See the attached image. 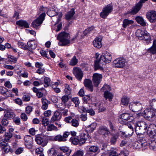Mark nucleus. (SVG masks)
Segmentation results:
<instances>
[{"mask_svg":"<svg viewBox=\"0 0 156 156\" xmlns=\"http://www.w3.org/2000/svg\"><path fill=\"white\" fill-rule=\"evenodd\" d=\"M112 58L111 54L109 52H106L105 53H103L101 56L99 60L96 61L94 62L95 70L100 69L103 70V69L101 65L103 64L104 63H110L111 61Z\"/></svg>","mask_w":156,"mask_h":156,"instance_id":"obj_1","label":"nucleus"},{"mask_svg":"<svg viewBox=\"0 0 156 156\" xmlns=\"http://www.w3.org/2000/svg\"><path fill=\"white\" fill-rule=\"evenodd\" d=\"M57 39L59 41L58 43L59 46H65L70 43L69 35L67 33H61L57 37Z\"/></svg>","mask_w":156,"mask_h":156,"instance_id":"obj_2","label":"nucleus"},{"mask_svg":"<svg viewBox=\"0 0 156 156\" xmlns=\"http://www.w3.org/2000/svg\"><path fill=\"white\" fill-rule=\"evenodd\" d=\"M45 15V13L44 12L41 13L38 17L32 22L31 24L32 27L36 29H39L44 19Z\"/></svg>","mask_w":156,"mask_h":156,"instance_id":"obj_3","label":"nucleus"},{"mask_svg":"<svg viewBox=\"0 0 156 156\" xmlns=\"http://www.w3.org/2000/svg\"><path fill=\"white\" fill-rule=\"evenodd\" d=\"M35 140L38 145L44 147L47 144L48 141L46 136L42 134H38L35 136Z\"/></svg>","mask_w":156,"mask_h":156,"instance_id":"obj_4","label":"nucleus"},{"mask_svg":"<svg viewBox=\"0 0 156 156\" xmlns=\"http://www.w3.org/2000/svg\"><path fill=\"white\" fill-rule=\"evenodd\" d=\"M129 109L133 112H139L138 114H136L137 117L139 118V114L141 112V110L142 108L141 104L139 102H134L130 103L129 105Z\"/></svg>","mask_w":156,"mask_h":156,"instance_id":"obj_5","label":"nucleus"},{"mask_svg":"<svg viewBox=\"0 0 156 156\" xmlns=\"http://www.w3.org/2000/svg\"><path fill=\"white\" fill-rule=\"evenodd\" d=\"M143 114L144 118L147 119L156 118V112L151 108L145 109Z\"/></svg>","mask_w":156,"mask_h":156,"instance_id":"obj_6","label":"nucleus"},{"mask_svg":"<svg viewBox=\"0 0 156 156\" xmlns=\"http://www.w3.org/2000/svg\"><path fill=\"white\" fill-rule=\"evenodd\" d=\"M126 61L125 59L122 58H119L116 59L113 61L114 66L117 68H122L126 65Z\"/></svg>","mask_w":156,"mask_h":156,"instance_id":"obj_7","label":"nucleus"},{"mask_svg":"<svg viewBox=\"0 0 156 156\" xmlns=\"http://www.w3.org/2000/svg\"><path fill=\"white\" fill-rule=\"evenodd\" d=\"M113 9L112 6L108 4L104 7L100 14V16L103 18H105L111 13Z\"/></svg>","mask_w":156,"mask_h":156,"instance_id":"obj_8","label":"nucleus"},{"mask_svg":"<svg viewBox=\"0 0 156 156\" xmlns=\"http://www.w3.org/2000/svg\"><path fill=\"white\" fill-rule=\"evenodd\" d=\"M70 135V132L65 131L63 133L62 135L58 134L55 136V141H58L59 142H65L67 141V138Z\"/></svg>","mask_w":156,"mask_h":156,"instance_id":"obj_9","label":"nucleus"},{"mask_svg":"<svg viewBox=\"0 0 156 156\" xmlns=\"http://www.w3.org/2000/svg\"><path fill=\"white\" fill-rule=\"evenodd\" d=\"M147 133L151 137H156V125L154 124H150L148 127Z\"/></svg>","mask_w":156,"mask_h":156,"instance_id":"obj_10","label":"nucleus"},{"mask_svg":"<svg viewBox=\"0 0 156 156\" xmlns=\"http://www.w3.org/2000/svg\"><path fill=\"white\" fill-rule=\"evenodd\" d=\"M102 78V76L101 74L98 73H95L93 74L92 81L95 86L97 87L98 85Z\"/></svg>","mask_w":156,"mask_h":156,"instance_id":"obj_11","label":"nucleus"},{"mask_svg":"<svg viewBox=\"0 0 156 156\" xmlns=\"http://www.w3.org/2000/svg\"><path fill=\"white\" fill-rule=\"evenodd\" d=\"M98 133L101 135L106 137L111 133L108 128L105 126H101L98 130Z\"/></svg>","mask_w":156,"mask_h":156,"instance_id":"obj_12","label":"nucleus"},{"mask_svg":"<svg viewBox=\"0 0 156 156\" xmlns=\"http://www.w3.org/2000/svg\"><path fill=\"white\" fill-rule=\"evenodd\" d=\"M147 18L151 23H154L156 21V12L152 10L147 12L146 14Z\"/></svg>","mask_w":156,"mask_h":156,"instance_id":"obj_13","label":"nucleus"},{"mask_svg":"<svg viewBox=\"0 0 156 156\" xmlns=\"http://www.w3.org/2000/svg\"><path fill=\"white\" fill-rule=\"evenodd\" d=\"M73 73L76 78L80 81L83 76V74L81 70L79 68H75L73 69Z\"/></svg>","mask_w":156,"mask_h":156,"instance_id":"obj_14","label":"nucleus"},{"mask_svg":"<svg viewBox=\"0 0 156 156\" xmlns=\"http://www.w3.org/2000/svg\"><path fill=\"white\" fill-rule=\"evenodd\" d=\"M25 144L26 147L28 148H32L33 139V138L29 136H26L24 137Z\"/></svg>","mask_w":156,"mask_h":156,"instance_id":"obj_15","label":"nucleus"},{"mask_svg":"<svg viewBox=\"0 0 156 156\" xmlns=\"http://www.w3.org/2000/svg\"><path fill=\"white\" fill-rule=\"evenodd\" d=\"M12 134L10 132H8L5 133L4 140L2 139L0 141V144L1 146H6L8 144L5 142H8L9 139L12 137Z\"/></svg>","mask_w":156,"mask_h":156,"instance_id":"obj_16","label":"nucleus"},{"mask_svg":"<svg viewBox=\"0 0 156 156\" xmlns=\"http://www.w3.org/2000/svg\"><path fill=\"white\" fill-rule=\"evenodd\" d=\"M47 14L50 17H54V18L52 19H54V18H56V22L57 23H58L60 21L62 16V14L61 13L59 14V15H57L55 11L53 10L48 11Z\"/></svg>","mask_w":156,"mask_h":156,"instance_id":"obj_17","label":"nucleus"},{"mask_svg":"<svg viewBox=\"0 0 156 156\" xmlns=\"http://www.w3.org/2000/svg\"><path fill=\"white\" fill-rule=\"evenodd\" d=\"M62 118V115L60 112L56 111L51 118L50 122H53L56 121H59Z\"/></svg>","mask_w":156,"mask_h":156,"instance_id":"obj_18","label":"nucleus"},{"mask_svg":"<svg viewBox=\"0 0 156 156\" xmlns=\"http://www.w3.org/2000/svg\"><path fill=\"white\" fill-rule=\"evenodd\" d=\"M142 3L141 2H139L133 8L129 13H130L132 14H135L137 13L141 9L142 6Z\"/></svg>","mask_w":156,"mask_h":156,"instance_id":"obj_19","label":"nucleus"},{"mask_svg":"<svg viewBox=\"0 0 156 156\" xmlns=\"http://www.w3.org/2000/svg\"><path fill=\"white\" fill-rule=\"evenodd\" d=\"M102 38L101 37H97L93 41V43L94 47L97 48H99L102 46L101 41Z\"/></svg>","mask_w":156,"mask_h":156,"instance_id":"obj_20","label":"nucleus"},{"mask_svg":"<svg viewBox=\"0 0 156 156\" xmlns=\"http://www.w3.org/2000/svg\"><path fill=\"white\" fill-rule=\"evenodd\" d=\"M75 13L74 9H71L70 10L68 11L65 15V18L68 21L73 20V16Z\"/></svg>","mask_w":156,"mask_h":156,"instance_id":"obj_21","label":"nucleus"},{"mask_svg":"<svg viewBox=\"0 0 156 156\" xmlns=\"http://www.w3.org/2000/svg\"><path fill=\"white\" fill-rule=\"evenodd\" d=\"M4 117L8 119H12L15 116L14 112L11 111L6 110L4 111Z\"/></svg>","mask_w":156,"mask_h":156,"instance_id":"obj_22","label":"nucleus"},{"mask_svg":"<svg viewBox=\"0 0 156 156\" xmlns=\"http://www.w3.org/2000/svg\"><path fill=\"white\" fill-rule=\"evenodd\" d=\"M85 86L91 92L93 90V86L91 80L88 79H85L84 81Z\"/></svg>","mask_w":156,"mask_h":156,"instance_id":"obj_23","label":"nucleus"},{"mask_svg":"<svg viewBox=\"0 0 156 156\" xmlns=\"http://www.w3.org/2000/svg\"><path fill=\"white\" fill-rule=\"evenodd\" d=\"M88 153L90 154L92 153H95L99 152V149L98 147L95 146H88Z\"/></svg>","mask_w":156,"mask_h":156,"instance_id":"obj_24","label":"nucleus"},{"mask_svg":"<svg viewBox=\"0 0 156 156\" xmlns=\"http://www.w3.org/2000/svg\"><path fill=\"white\" fill-rule=\"evenodd\" d=\"M0 93L2 95L6 97H9L10 95V90H7L5 87H0Z\"/></svg>","mask_w":156,"mask_h":156,"instance_id":"obj_25","label":"nucleus"},{"mask_svg":"<svg viewBox=\"0 0 156 156\" xmlns=\"http://www.w3.org/2000/svg\"><path fill=\"white\" fill-rule=\"evenodd\" d=\"M41 101L42 104L41 108L44 110H46L48 108V104H50V101L45 98L41 99Z\"/></svg>","mask_w":156,"mask_h":156,"instance_id":"obj_26","label":"nucleus"},{"mask_svg":"<svg viewBox=\"0 0 156 156\" xmlns=\"http://www.w3.org/2000/svg\"><path fill=\"white\" fill-rule=\"evenodd\" d=\"M146 32V31L144 30H137L136 32V36L139 37L140 39L142 40L143 39V37Z\"/></svg>","mask_w":156,"mask_h":156,"instance_id":"obj_27","label":"nucleus"},{"mask_svg":"<svg viewBox=\"0 0 156 156\" xmlns=\"http://www.w3.org/2000/svg\"><path fill=\"white\" fill-rule=\"evenodd\" d=\"M104 97L106 100L108 99L110 101H112L113 95L112 93L108 91H105L104 94Z\"/></svg>","mask_w":156,"mask_h":156,"instance_id":"obj_28","label":"nucleus"},{"mask_svg":"<svg viewBox=\"0 0 156 156\" xmlns=\"http://www.w3.org/2000/svg\"><path fill=\"white\" fill-rule=\"evenodd\" d=\"M97 126V123L95 122H93L87 126V131L89 133H91L95 129Z\"/></svg>","mask_w":156,"mask_h":156,"instance_id":"obj_29","label":"nucleus"},{"mask_svg":"<svg viewBox=\"0 0 156 156\" xmlns=\"http://www.w3.org/2000/svg\"><path fill=\"white\" fill-rule=\"evenodd\" d=\"M121 118L123 120L128 121L131 119L132 120V117L130 116V114L128 113H124L121 115Z\"/></svg>","mask_w":156,"mask_h":156,"instance_id":"obj_30","label":"nucleus"},{"mask_svg":"<svg viewBox=\"0 0 156 156\" xmlns=\"http://www.w3.org/2000/svg\"><path fill=\"white\" fill-rule=\"evenodd\" d=\"M133 21L132 20L125 19L123 21L122 26L124 28H125L127 26L133 24Z\"/></svg>","mask_w":156,"mask_h":156,"instance_id":"obj_31","label":"nucleus"},{"mask_svg":"<svg viewBox=\"0 0 156 156\" xmlns=\"http://www.w3.org/2000/svg\"><path fill=\"white\" fill-rule=\"evenodd\" d=\"M136 20L138 23L142 26L144 27L146 25V23L142 17L137 16L136 18Z\"/></svg>","mask_w":156,"mask_h":156,"instance_id":"obj_32","label":"nucleus"},{"mask_svg":"<svg viewBox=\"0 0 156 156\" xmlns=\"http://www.w3.org/2000/svg\"><path fill=\"white\" fill-rule=\"evenodd\" d=\"M139 140L140 145H141L143 149L146 148L147 146V143L144 138H140Z\"/></svg>","mask_w":156,"mask_h":156,"instance_id":"obj_33","label":"nucleus"},{"mask_svg":"<svg viewBox=\"0 0 156 156\" xmlns=\"http://www.w3.org/2000/svg\"><path fill=\"white\" fill-rule=\"evenodd\" d=\"M59 149L63 152H66V154L67 156H69L71 152V150H69V147H59Z\"/></svg>","mask_w":156,"mask_h":156,"instance_id":"obj_34","label":"nucleus"},{"mask_svg":"<svg viewBox=\"0 0 156 156\" xmlns=\"http://www.w3.org/2000/svg\"><path fill=\"white\" fill-rule=\"evenodd\" d=\"M28 49H33L37 47L36 43L33 41H29L27 42Z\"/></svg>","mask_w":156,"mask_h":156,"instance_id":"obj_35","label":"nucleus"},{"mask_svg":"<svg viewBox=\"0 0 156 156\" xmlns=\"http://www.w3.org/2000/svg\"><path fill=\"white\" fill-rule=\"evenodd\" d=\"M143 39H144V41H146V43L147 44L149 43H151V37L147 32L146 31L145 33V34L143 36Z\"/></svg>","mask_w":156,"mask_h":156,"instance_id":"obj_36","label":"nucleus"},{"mask_svg":"<svg viewBox=\"0 0 156 156\" xmlns=\"http://www.w3.org/2000/svg\"><path fill=\"white\" fill-rule=\"evenodd\" d=\"M47 130L48 131H57L58 129L57 127L55 126L54 125L50 124L48 125L47 126Z\"/></svg>","mask_w":156,"mask_h":156,"instance_id":"obj_37","label":"nucleus"},{"mask_svg":"<svg viewBox=\"0 0 156 156\" xmlns=\"http://www.w3.org/2000/svg\"><path fill=\"white\" fill-rule=\"evenodd\" d=\"M71 125L75 127H77L80 124V119H72L71 122Z\"/></svg>","mask_w":156,"mask_h":156,"instance_id":"obj_38","label":"nucleus"},{"mask_svg":"<svg viewBox=\"0 0 156 156\" xmlns=\"http://www.w3.org/2000/svg\"><path fill=\"white\" fill-rule=\"evenodd\" d=\"M149 147L151 149L156 150V140H151L149 143Z\"/></svg>","mask_w":156,"mask_h":156,"instance_id":"obj_39","label":"nucleus"},{"mask_svg":"<svg viewBox=\"0 0 156 156\" xmlns=\"http://www.w3.org/2000/svg\"><path fill=\"white\" fill-rule=\"evenodd\" d=\"M146 129H144V128L135 126V131L138 135L142 134L144 130H146Z\"/></svg>","mask_w":156,"mask_h":156,"instance_id":"obj_40","label":"nucleus"},{"mask_svg":"<svg viewBox=\"0 0 156 156\" xmlns=\"http://www.w3.org/2000/svg\"><path fill=\"white\" fill-rule=\"evenodd\" d=\"M78 62V60L75 56H74L69 62V65L74 66L76 65Z\"/></svg>","mask_w":156,"mask_h":156,"instance_id":"obj_41","label":"nucleus"},{"mask_svg":"<svg viewBox=\"0 0 156 156\" xmlns=\"http://www.w3.org/2000/svg\"><path fill=\"white\" fill-rule=\"evenodd\" d=\"M129 99L126 96H123L121 99L122 104L124 105H127L129 102Z\"/></svg>","mask_w":156,"mask_h":156,"instance_id":"obj_42","label":"nucleus"},{"mask_svg":"<svg viewBox=\"0 0 156 156\" xmlns=\"http://www.w3.org/2000/svg\"><path fill=\"white\" fill-rule=\"evenodd\" d=\"M136 126L144 128V129H147V127L146 126L145 122L144 121L138 122L136 124Z\"/></svg>","mask_w":156,"mask_h":156,"instance_id":"obj_43","label":"nucleus"},{"mask_svg":"<svg viewBox=\"0 0 156 156\" xmlns=\"http://www.w3.org/2000/svg\"><path fill=\"white\" fill-rule=\"evenodd\" d=\"M148 51L153 54L156 53V44L154 42H153L152 46L149 49Z\"/></svg>","mask_w":156,"mask_h":156,"instance_id":"obj_44","label":"nucleus"},{"mask_svg":"<svg viewBox=\"0 0 156 156\" xmlns=\"http://www.w3.org/2000/svg\"><path fill=\"white\" fill-rule=\"evenodd\" d=\"M51 80L47 77H45L44 79V87H47L50 85Z\"/></svg>","mask_w":156,"mask_h":156,"instance_id":"obj_45","label":"nucleus"},{"mask_svg":"<svg viewBox=\"0 0 156 156\" xmlns=\"http://www.w3.org/2000/svg\"><path fill=\"white\" fill-rule=\"evenodd\" d=\"M20 76H21L24 78H27L28 77V73L25 69H23L20 70Z\"/></svg>","mask_w":156,"mask_h":156,"instance_id":"obj_46","label":"nucleus"},{"mask_svg":"<svg viewBox=\"0 0 156 156\" xmlns=\"http://www.w3.org/2000/svg\"><path fill=\"white\" fill-rule=\"evenodd\" d=\"M20 27H24L25 28H29V25L26 21L20 20Z\"/></svg>","mask_w":156,"mask_h":156,"instance_id":"obj_47","label":"nucleus"},{"mask_svg":"<svg viewBox=\"0 0 156 156\" xmlns=\"http://www.w3.org/2000/svg\"><path fill=\"white\" fill-rule=\"evenodd\" d=\"M65 89L64 91L67 94L69 95L71 93V89L69 87V86L68 84H66L65 85Z\"/></svg>","mask_w":156,"mask_h":156,"instance_id":"obj_48","label":"nucleus"},{"mask_svg":"<svg viewBox=\"0 0 156 156\" xmlns=\"http://www.w3.org/2000/svg\"><path fill=\"white\" fill-rule=\"evenodd\" d=\"M118 137V136L117 135H114L110 139V142L111 144H114L115 143Z\"/></svg>","mask_w":156,"mask_h":156,"instance_id":"obj_49","label":"nucleus"},{"mask_svg":"<svg viewBox=\"0 0 156 156\" xmlns=\"http://www.w3.org/2000/svg\"><path fill=\"white\" fill-rule=\"evenodd\" d=\"M71 101L75 104L76 107H77L79 106L80 101L78 98L76 97L73 98L72 99Z\"/></svg>","mask_w":156,"mask_h":156,"instance_id":"obj_50","label":"nucleus"},{"mask_svg":"<svg viewBox=\"0 0 156 156\" xmlns=\"http://www.w3.org/2000/svg\"><path fill=\"white\" fill-rule=\"evenodd\" d=\"M150 106L156 110V100L153 99L149 101Z\"/></svg>","mask_w":156,"mask_h":156,"instance_id":"obj_51","label":"nucleus"},{"mask_svg":"<svg viewBox=\"0 0 156 156\" xmlns=\"http://www.w3.org/2000/svg\"><path fill=\"white\" fill-rule=\"evenodd\" d=\"M8 60L9 61L15 63L17 61V58L12 55H9L8 57Z\"/></svg>","mask_w":156,"mask_h":156,"instance_id":"obj_52","label":"nucleus"},{"mask_svg":"<svg viewBox=\"0 0 156 156\" xmlns=\"http://www.w3.org/2000/svg\"><path fill=\"white\" fill-rule=\"evenodd\" d=\"M83 135H84V136L85 135L84 134H83ZM86 140L87 139L85 137V136H83L82 137H81L80 139H78L79 143L80 145L83 144L85 143Z\"/></svg>","mask_w":156,"mask_h":156,"instance_id":"obj_53","label":"nucleus"},{"mask_svg":"<svg viewBox=\"0 0 156 156\" xmlns=\"http://www.w3.org/2000/svg\"><path fill=\"white\" fill-rule=\"evenodd\" d=\"M110 156H118L119 155L117 153L115 149H112L109 153Z\"/></svg>","mask_w":156,"mask_h":156,"instance_id":"obj_54","label":"nucleus"},{"mask_svg":"<svg viewBox=\"0 0 156 156\" xmlns=\"http://www.w3.org/2000/svg\"><path fill=\"white\" fill-rule=\"evenodd\" d=\"M42 125L44 126H48L49 125V121L47 119L43 117L42 118Z\"/></svg>","mask_w":156,"mask_h":156,"instance_id":"obj_55","label":"nucleus"},{"mask_svg":"<svg viewBox=\"0 0 156 156\" xmlns=\"http://www.w3.org/2000/svg\"><path fill=\"white\" fill-rule=\"evenodd\" d=\"M70 141L74 145H76L79 143L78 139L75 137H71L70 139Z\"/></svg>","mask_w":156,"mask_h":156,"instance_id":"obj_56","label":"nucleus"},{"mask_svg":"<svg viewBox=\"0 0 156 156\" xmlns=\"http://www.w3.org/2000/svg\"><path fill=\"white\" fill-rule=\"evenodd\" d=\"M121 134H122V137H123L124 138H126L130 137L132 135L131 134L128 133L127 132H126V133L123 132H121Z\"/></svg>","mask_w":156,"mask_h":156,"instance_id":"obj_57","label":"nucleus"},{"mask_svg":"<svg viewBox=\"0 0 156 156\" xmlns=\"http://www.w3.org/2000/svg\"><path fill=\"white\" fill-rule=\"evenodd\" d=\"M60 110L62 111L60 112L62 115H62L64 116H67L68 115V109H63L60 108Z\"/></svg>","mask_w":156,"mask_h":156,"instance_id":"obj_58","label":"nucleus"},{"mask_svg":"<svg viewBox=\"0 0 156 156\" xmlns=\"http://www.w3.org/2000/svg\"><path fill=\"white\" fill-rule=\"evenodd\" d=\"M101 90L104 91H110L111 90V88L109 86L105 84L101 88Z\"/></svg>","mask_w":156,"mask_h":156,"instance_id":"obj_59","label":"nucleus"},{"mask_svg":"<svg viewBox=\"0 0 156 156\" xmlns=\"http://www.w3.org/2000/svg\"><path fill=\"white\" fill-rule=\"evenodd\" d=\"M45 72L44 68H40L38 69L37 70L36 73L40 75L43 74Z\"/></svg>","mask_w":156,"mask_h":156,"instance_id":"obj_60","label":"nucleus"},{"mask_svg":"<svg viewBox=\"0 0 156 156\" xmlns=\"http://www.w3.org/2000/svg\"><path fill=\"white\" fill-rule=\"evenodd\" d=\"M33 108L30 106H28L26 108V112L27 114H29L32 111Z\"/></svg>","mask_w":156,"mask_h":156,"instance_id":"obj_61","label":"nucleus"},{"mask_svg":"<svg viewBox=\"0 0 156 156\" xmlns=\"http://www.w3.org/2000/svg\"><path fill=\"white\" fill-rule=\"evenodd\" d=\"M30 98V96L29 95H24L23 97V100L24 101H28Z\"/></svg>","mask_w":156,"mask_h":156,"instance_id":"obj_62","label":"nucleus"},{"mask_svg":"<svg viewBox=\"0 0 156 156\" xmlns=\"http://www.w3.org/2000/svg\"><path fill=\"white\" fill-rule=\"evenodd\" d=\"M20 116L21 119L24 121H27V116L25 113H22Z\"/></svg>","mask_w":156,"mask_h":156,"instance_id":"obj_63","label":"nucleus"},{"mask_svg":"<svg viewBox=\"0 0 156 156\" xmlns=\"http://www.w3.org/2000/svg\"><path fill=\"white\" fill-rule=\"evenodd\" d=\"M43 148L41 147H40L36 149L35 152L37 154H41L43 151Z\"/></svg>","mask_w":156,"mask_h":156,"instance_id":"obj_64","label":"nucleus"}]
</instances>
